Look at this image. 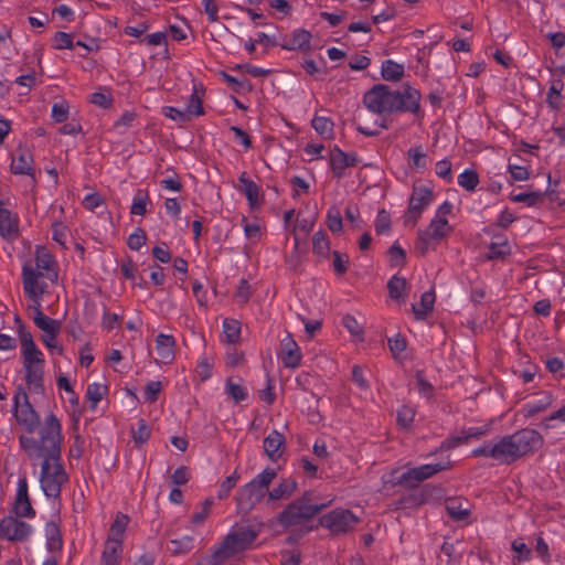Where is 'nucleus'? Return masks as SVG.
Returning <instances> with one entry per match:
<instances>
[{
  "label": "nucleus",
  "instance_id": "1",
  "mask_svg": "<svg viewBox=\"0 0 565 565\" xmlns=\"http://www.w3.org/2000/svg\"><path fill=\"white\" fill-rule=\"evenodd\" d=\"M420 93L411 85L405 84L403 92L392 90L385 84H376L363 96V105L381 117L380 128L388 129V116L408 111L414 115L420 111Z\"/></svg>",
  "mask_w": 565,
  "mask_h": 565
},
{
  "label": "nucleus",
  "instance_id": "2",
  "mask_svg": "<svg viewBox=\"0 0 565 565\" xmlns=\"http://www.w3.org/2000/svg\"><path fill=\"white\" fill-rule=\"evenodd\" d=\"M40 439L21 435L20 447L26 452L30 459L52 458L60 460L62 452V426L60 419L50 413L39 431Z\"/></svg>",
  "mask_w": 565,
  "mask_h": 565
},
{
  "label": "nucleus",
  "instance_id": "3",
  "mask_svg": "<svg viewBox=\"0 0 565 565\" xmlns=\"http://www.w3.org/2000/svg\"><path fill=\"white\" fill-rule=\"evenodd\" d=\"M328 505L329 503H312V492L306 491L300 498L286 505L278 514L277 521L285 529L300 525L312 520Z\"/></svg>",
  "mask_w": 565,
  "mask_h": 565
},
{
  "label": "nucleus",
  "instance_id": "4",
  "mask_svg": "<svg viewBox=\"0 0 565 565\" xmlns=\"http://www.w3.org/2000/svg\"><path fill=\"white\" fill-rule=\"evenodd\" d=\"M262 531V523H247L235 525L217 546V556L226 561L234 555L245 552L258 537Z\"/></svg>",
  "mask_w": 565,
  "mask_h": 565
},
{
  "label": "nucleus",
  "instance_id": "5",
  "mask_svg": "<svg viewBox=\"0 0 565 565\" xmlns=\"http://www.w3.org/2000/svg\"><path fill=\"white\" fill-rule=\"evenodd\" d=\"M508 465L518 459L534 454L544 443L542 435L532 428H522L512 435L502 437Z\"/></svg>",
  "mask_w": 565,
  "mask_h": 565
},
{
  "label": "nucleus",
  "instance_id": "6",
  "mask_svg": "<svg viewBox=\"0 0 565 565\" xmlns=\"http://www.w3.org/2000/svg\"><path fill=\"white\" fill-rule=\"evenodd\" d=\"M68 481V476L60 460L45 458L41 463L40 482L47 498L57 499L61 495L62 486Z\"/></svg>",
  "mask_w": 565,
  "mask_h": 565
},
{
  "label": "nucleus",
  "instance_id": "7",
  "mask_svg": "<svg viewBox=\"0 0 565 565\" xmlns=\"http://www.w3.org/2000/svg\"><path fill=\"white\" fill-rule=\"evenodd\" d=\"M22 355H23V367L25 370V382L30 390L35 393H42L44 391L43 386V366L44 362L42 352L38 349L36 344L32 345V349L29 347H23Z\"/></svg>",
  "mask_w": 565,
  "mask_h": 565
},
{
  "label": "nucleus",
  "instance_id": "8",
  "mask_svg": "<svg viewBox=\"0 0 565 565\" xmlns=\"http://www.w3.org/2000/svg\"><path fill=\"white\" fill-rule=\"evenodd\" d=\"M275 478L276 471L269 468L257 475L241 489L238 498L239 503H246L249 509L259 503L268 492L269 484Z\"/></svg>",
  "mask_w": 565,
  "mask_h": 565
},
{
  "label": "nucleus",
  "instance_id": "9",
  "mask_svg": "<svg viewBox=\"0 0 565 565\" xmlns=\"http://www.w3.org/2000/svg\"><path fill=\"white\" fill-rule=\"evenodd\" d=\"M13 408L15 420L24 427L26 433L32 434L40 427V416L29 402L28 394L22 386H18L13 396Z\"/></svg>",
  "mask_w": 565,
  "mask_h": 565
},
{
  "label": "nucleus",
  "instance_id": "10",
  "mask_svg": "<svg viewBox=\"0 0 565 565\" xmlns=\"http://www.w3.org/2000/svg\"><path fill=\"white\" fill-rule=\"evenodd\" d=\"M34 310L33 321L34 324L42 330L44 333L41 335V340L46 348L54 350L57 354H63V347L60 344H51L61 331V322L56 319L50 318L42 312L41 306L31 307Z\"/></svg>",
  "mask_w": 565,
  "mask_h": 565
},
{
  "label": "nucleus",
  "instance_id": "11",
  "mask_svg": "<svg viewBox=\"0 0 565 565\" xmlns=\"http://www.w3.org/2000/svg\"><path fill=\"white\" fill-rule=\"evenodd\" d=\"M359 518L350 510L337 509L319 519L321 526L327 527L332 534L348 533L358 524Z\"/></svg>",
  "mask_w": 565,
  "mask_h": 565
},
{
  "label": "nucleus",
  "instance_id": "12",
  "mask_svg": "<svg viewBox=\"0 0 565 565\" xmlns=\"http://www.w3.org/2000/svg\"><path fill=\"white\" fill-rule=\"evenodd\" d=\"M20 516L8 515L0 521V537L10 542H22L26 540L32 527L26 522L19 519Z\"/></svg>",
  "mask_w": 565,
  "mask_h": 565
},
{
  "label": "nucleus",
  "instance_id": "13",
  "mask_svg": "<svg viewBox=\"0 0 565 565\" xmlns=\"http://www.w3.org/2000/svg\"><path fill=\"white\" fill-rule=\"evenodd\" d=\"M434 199V193L431 188L424 186V185H416L413 186V193L409 198V205L407 212L412 215L406 222L413 221V224L415 225L420 217L423 211L426 206L430 204V202Z\"/></svg>",
  "mask_w": 565,
  "mask_h": 565
},
{
  "label": "nucleus",
  "instance_id": "14",
  "mask_svg": "<svg viewBox=\"0 0 565 565\" xmlns=\"http://www.w3.org/2000/svg\"><path fill=\"white\" fill-rule=\"evenodd\" d=\"M360 163V159L355 152L348 153L334 146L330 150V167L335 179L340 180L345 174V169L355 167Z\"/></svg>",
  "mask_w": 565,
  "mask_h": 565
},
{
  "label": "nucleus",
  "instance_id": "15",
  "mask_svg": "<svg viewBox=\"0 0 565 565\" xmlns=\"http://www.w3.org/2000/svg\"><path fill=\"white\" fill-rule=\"evenodd\" d=\"M42 276L41 273L36 271L31 265L25 264L22 268V281L25 295L35 302V306L40 305V298L44 292L45 284H40L38 278Z\"/></svg>",
  "mask_w": 565,
  "mask_h": 565
},
{
  "label": "nucleus",
  "instance_id": "16",
  "mask_svg": "<svg viewBox=\"0 0 565 565\" xmlns=\"http://www.w3.org/2000/svg\"><path fill=\"white\" fill-rule=\"evenodd\" d=\"M280 359L285 367L296 369L300 365L302 354L291 333L288 332L280 341Z\"/></svg>",
  "mask_w": 565,
  "mask_h": 565
},
{
  "label": "nucleus",
  "instance_id": "17",
  "mask_svg": "<svg viewBox=\"0 0 565 565\" xmlns=\"http://www.w3.org/2000/svg\"><path fill=\"white\" fill-rule=\"evenodd\" d=\"M13 512L17 516L33 518L35 511L32 508L31 500L28 493V481L23 477L18 482L17 498L13 504Z\"/></svg>",
  "mask_w": 565,
  "mask_h": 565
},
{
  "label": "nucleus",
  "instance_id": "18",
  "mask_svg": "<svg viewBox=\"0 0 565 565\" xmlns=\"http://www.w3.org/2000/svg\"><path fill=\"white\" fill-rule=\"evenodd\" d=\"M488 433V426L484 427H470L468 429H462L461 435L458 436H449L446 438L439 446L438 450H450L460 445L468 443L470 438H480L481 436Z\"/></svg>",
  "mask_w": 565,
  "mask_h": 565
},
{
  "label": "nucleus",
  "instance_id": "19",
  "mask_svg": "<svg viewBox=\"0 0 565 565\" xmlns=\"http://www.w3.org/2000/svg\"><path fill=\"white\" fill-rule=\"evenodd\" d=\"M18 156L12 158L11 161V172L13 174H24L34 177V168L32 167L33 163V156L32 153L22 148H18Z\"/></svg>",
  "mask_w": 565,
  "mask_h": 565
},
{
  "label": "nucleus",
  "instance_id": "20",
  "mask_svg": "<svg viewBox=\"0 0 565 565\" xmlns=\"http://www.w3.org/2000/svg\"><path fill=\"white\" fill-rule=\"evenodd\" d=\"M473 457L493 458L500 463L508 465L502 437L497 443H488L472 450Z\"/></svg>",
  "mask_w": 565,
  "mask_h": 565
},
{
  "label": "nucleus",
  "instance_id": "21",
  "mask_svg": "<svg viewBox=\"0 0 565 565\" xmlns=\"http://www.w3.org/2000/svg\"><path fill=\"white\" fill-rule=\"evenodd\" d=\"M285 443V436L277 430H273L267 437H265L264 450L270 460L276 461L282 456Z\"/></svg>",
  "mask_w": 565,
  "mask_h": 565
},
{
  "label": "nucleus",
  "instance_id": "22",
  "mask_svg": "<svg viewBox=\"0 0 565 565\" xmlns=\"http://www.w3.org/2000/svg\"><path fill=\"white\" fill-rule=\"evenodd\" d=\"M122 553V540L107 539L102 553L100 565H118Z\"/></svg>",
  "mask_w": 565,
  "mask_h": 565
},
{
  "label": "nucleus",
  "instance_id": "23",
  "mask_svg": "<svg viewBox=\"0 0 565 565\" xmlns=\"http://www.w3.org/2000/svg\"><path fill=\"white\" fill-rule=\"evenodd\" d=\"M18 216L11 211L0 206V235L4 238H13L19 234Z\"/></svg>",
  "mask_w": 565,
  "mask_h": 565
},
{
  "label": "nucleus",
  "instance_id": "24",
  "mask_svg": "<svg viewBox=\"0 0 565 565\" xmlns=\"http://www.w3.org/2000/svg\"><path fill=\"white\" fill-rule=\"evenodd\" d=\"M174 338L170 334L159 333L156 338V350L158 356L163 363L171 362L174 359Z\"/></svg>",
  "mask_w": 565,
  "mask_h": 565
},
{
  "label": "nucleus",
  "instance_id": "25",
  "mask_svg": "<svg viewBox=\"0 0 565 565\" xmlns=\"http://www.w3.org/2000/svg\"><path fill=\"white\" fill-rule=\"evenodd\" d=\"M312 35L309 31L300 29L296 30L292 33V36L287 41L280 44V47L288 51L301 50L308 51L310 50V40Z\"/></svg>",
  "mask_w": 565,
  "mask_h": 565
},
{
  "label": "nucleus",
  "instance_id": "26",
  "mask_svg": "<svg viewBox=\"0 0 565 565\" xmlns=\"http://www.w3.org/2000/svg\"><path fill=\"white\" fill-rule=\"evenodd\" d=\"M424 231L435 241H440L449 235L452 227L448 224V221L445 217L435 216L429 226Z\"/></svg>",
  "mask_w": 565,
  "mask_h": 565
},
{
  "label": "nucleus",
  "instance_id": "27",
  "mask_svg": "<svg viewBox=\"0 0 565 565\" xmlns=\"http://www.w3.org/2000/svg\"><path fill=\"white\" fill-rule=\"evenodd\" d=\"M46 547L50 552L62 550L63 540L58 525L54 521L45 524Z\"/></svg>",
  "mask_w": 565,
  "mask_h": 565
},
{
  "label": "nucleus",
  "instance_id": "28",
  "mask_svg": "<svg viewBox=\"0 0 565 565\" xmlns=\"http://www.w3.org/2000/svg\"><path fill=\"white\" fill-rule=\"evenodd\" d=\"M297 490V481L292 478L282 479L271 491H268L269 500L289 498Z\"/></svg>",
  "mask_w": 565,
  "mask_h": 565
},
{
  "label": "nucleus",
  "instance_id": "29",
  "mask_svg": "<svg viewBox=\"0 0 565 565\" xmlns=\"http://www.w3.org/2000/svg\"><path fill=\"white\" fill-rule=\"evenodd\" d=\"M426 480L419 467L411 468L403 472L397 479L396 484L407 489H415L422 481Z\"/></svg>",
  "mask_w": 565,
  "mask_h": 565
},
{
  "label": "nucleus",
  "instance_id": "30",
  "mask_svg": "<svg viewBox=\"0 0 565 565\" xmlns=\"http://www.w3.org/2000/svg\"><path fill=\"white\" fill-rule=\"evenodd\" d=\"M243 184L242 190L244 191L250 207L259 205V188L258 185L246 178V172H243L238 179Z\"/></svg>",
  "mask_w": 565,
  "mask_h": 565
},
{
  "label": "nucleus",
  "instance_id": "31",
  "mask_svg": "<svg viewBox=\"0 0 565 565\" xmlns=\"http://www.w3.org/2000/svg\"><path fill=\"white\" fill-rule=\"evenodd\" d=\"M382 77L388 82H397L404 76V66L392 60L382 63Z\"/></svg>",
  "mask_w": 565,
  "mask_h": 565
},
{
  "label": "nucleus",
  "instance_id": "32",
  "mask_svg": "<svg viewBox=\"0 0 565 565\" xmlns=\"http://www.w3.org/2000/svg\"><path fill=\"white\" fill-rule=\"evenodd\" d=\"M311 126L322 138L331 139L333 137L334 124L329 117L315 116Z\"/></svg>",
  "mask_w": 565,
  "mask_h": 565
},
{
  "label": "nucleus",
  "instance_id": "33",
  "mask_svg": "<svg viewBox=\"0 0 565 565\" xmlns=\"http://www.w3.org/2000/svg\"><path fill=\"white\" fill-rule=\"evenodd\" d=\"M553 397L552 394L545 393L544 397L542 399H539L534 403H529L523 406L522 413L525 418L533 417L534 415L545 411L552 405Z\"/></svg>",
  "mask_w": 565,
  "mask_h": 565
},
{
  "label": "nucleus",
  "instance_id": "34",
  "mask_svg": "<svg viewBox=\"0 0 565 565\" xmlns=\"http://www.w3.org/2000/svg\"><path fill=\"white\" fill-rule=\"evenodd\" d=\"M407 288V280L404 277L397 275L393 276L387 282L388 295L393 300L402 301L403 295Z\"/></svg>",
  "mask_w": 565,
  "mask_h": 565
},
{
  "label": "nucleus",
  "instance_id": "35",
  "mask_svg": "<svg viewBox=\"0 0 565 565\" xmlns=\"http://www.w3.org/2000/svg\"><path fill=\"white\" fill-rule=\"evenodd\" d=\"M435 302V292L433 290L426 291L420 297V309L415 305L412 306L413 312L417 320L425 319L427 312L433 311Z\"/></svg>",
  "mask_w": 565,
  "mask_h": 565
},
{
  "label": "nucleus",
  "instance_id": "36",
  "mask_svg": "<svg viewBox=\"0 0 565 565\" xmlns=\"http://www.w3.org/2000/svg\"><path fill=\"white\" fill-rule=\"evenodd\" d=\"M446 511L454 521H463L470 513L458 499L446 500Z\"/></svg>",
  "mask_w": 565,
  "mask_h": 565
},
{
  "label": "nucleus",
  "instance_id": "37",
  "mask_svg": "<svg viewBox=\"0 0 565 565\" xmlns=\"http://www.w3.org/2000/svg\"><path fill=\"white\" fill-rule=\"evenodd\" d=\"M224 334L226 342L236 344L241 339V322L235 319H225L223 321Z\"/></svg>",
  "mask_w": 565,
  "mask_h": 565
},
{
  "label": "nucleus",
  "instance_id": "38",
  "mask_svg": "<svg viewBox=\"0 0 565 565\" xmlns=\"http://www.w3.org/2000/svg\"><path fill=\"white\" fill-rule=\"evenodd\" d=\"M108 386L104 384L93 383L87 386L86 397L90 402V409H95L98 402L108 394Z\"/></svg>",
  "mask_w": 565,
  "mask_h": 565
},
{
  "label": "nucleus",
  "instance_id": "39",
  "mask_svg": "<svg viewBox=\"0 0 565 565\" xmlns=\"http://www.w3.org/2000/svg\"><path fill=\"white\" fill-rule=\"evenodd\" d=\"M312 250L315 254L327 257L330 252V242L327 234L321 230L312 236Z\"/></svg>",
  "mask_w": 565,
  "mask_h": 565
},
{
  "label": "nucleus",
  "instance_id": "40",
  "mask_svg": "<svg viewBox=\"0 0 565 565\" xmlns=\"http://www.w3.org/2000/svg\"><path fill=\"white\" fill-rule=\"evenodd\" d=\"M129 518L126 514L117 513L116 519L110 525L109 534L107 539H117L122 540L124 533L126 531V527L128 525Z\"/></svg>",
  "mask_w": 565,
  "mask_h": 565
},
{
  "label": "nucleus",
  "instance_id": "41",
  "mask_svg": "<svg viewBox=\"0 0 565 565\" xmlns=\"http://www.w3.org/2000/svg\"><path fill=\"white\" fill-rule=\"evenodd\" d=\"M546 194H551L548 191L545 192H539V191H532L527 193H519L511 196V200L513 202H523L527 206H535L539 203L543 201Z\"/></svg>",
  "mask_w": 565,
  "mask_h": 565
},
{
  "label": "nucleus",
  "instance_id": "42",
  "mask_svg": "<svg viewBox=\"0 0 565 565\" xmlns=\"http://www.w3.org/2000/svg\"><path fill=\"white\" fill-rule=\"evenodd\" d=\"M150 202V198L147 191L138 190L130 209V213L134 215H145L147 213V204Z\"/></svg>",
  "mask_w": 565,
  "mask_h": 565
},
{
  "label": "nucleus",
  "instance_id": "43",
  "mask_svg": "<svg viewBox=\"0 0 565 565\" xmlns=\"http://www.w3.org/2000/svg\"><path fill=\"white\" fill-rule=\"evenodd\" d=\"M342 324L350 332V334L360 341L364 340V330L359 321L350 313L342 318Z\"/></svg>",
  "mask_w": 565,
  "mask_h": 565
},
{
  "label": "nucleus",
  "instance_id": "44",
  "mask_svg": "<svg viewBox=\"0 0 565 565\" xmlns=\"http://www.w3.org/2000/svg\"><path fill=\"white\" fill-rule=\"evenodd\" d=\"M220 75L235 93H241L242 90L250 92L253 89V85L247 79H238L224 71L220 72Z\"/></svg>",
  "mask_w": 565,
  "mask_h": 565
},
{
  "label": "nucleus",
  "instance_id": "45",
  "mask_svg": "<svg viewBox=\"0 0 565 565\" xmlns=\"http://www.w3.org/2000/svg\"><path fill=\"white\" fill-rule=\"evenodd\" d=\"M193 548V537L183 536L182 539H174L170 541L169 550L172 554H185Z\"/></svg>",
  "mask_w": 565,
  "mask_h": 565
},
{
  "label": "nucleus",
  "instance_id": "46",
  "mask_svg": "<svg viewBox=\"0 0 565 565\" xmlns=\"http://www.w3.org/2000/svg\"><path fill=\"white\" fill-rule=\"evenodd\" d=\"M415 414V409L412 408L411 406H402V408L397 411V425L403 429H411Z\"/></svg>",
  "mask_w": 565,
  "mask_h": 565
},
{
  "label": "nucleus",
  "instance_id": "47",
  "mask_svg": "<svg viewBox=\"0 0 565 565\" xmlns=\"http://www.w3.org/2000/svg\"><path fill=\"white\" fill-rule=\"evenodd\" d=\"M458 183L467 191H473L479 183V175L475 170H465L458 175Z\"/></svg>",
  "mask_w": 565,
  "mask_h": 565
},
{
  "label": "nucleus",
  "instance_id": "48",
  "mask_svg": "<svg viewBox=\"0 0 565 565\" xmlns=\"http://www.w3.org/2000/svg\"><path fill=\"white\" fill-rule=\"evenodd\" d=\"M419 468L422 469L425 479H428L438 472L449 470L450 468H452V461L449 458H447V460L445 461L423 465Z\"/></svg>",
  "mask_w": 565,
  "mask_h": 565
},
{
  "label": "nucleus",
  "instance_id": "49",
  "mask_svg": "<svg viewBox=\"0 0 565 565\" xmlns=\"http://www.w3.org/2000/svg\"><path fill=\"white\" fill-rule=\"evenodd\" d=\"M35 264L39 269L51 270L54 259L44 247L39 246L35 252Z\"/></svg>",
  "mask_w": 565,
  "mask_h": 565
},
{
  "label": "nucleus",
  "instance_id": "50",
  "mask_svg": "<svg viewBox=\"0 0 565 565\" xmlns=\"http://www.w3.org/2000/svg\"><path fill=\"white\" fill-rule=\"evenodd\" d=\"M388 255H390V265L391 267H397V266H404L406 263V253L401 247V245L395 242L390 248H388Z\"/></svg>",
  "mask_w": 565,
  "mask_h": 565
},
{
  "label": "nucleus",
  "instance_id": "51",
  "mask_svg": "<svg viewBox=\"0 0 565 565\" xmlns=\"http://www.w3.org/2000/svg\"><path fill=\"white\" fill-rule=\"evenodd\" d=\"M184 110L189 114V120L192 116H202L204 114L202 98L198 95L195 89L190 96L188 106Z\"/></svg>",
  "mask_w": 565,
  "mask_h": 565
},
{
  "label": "nucleus",
  "instance_id": "52",
  "mask_svg": "<svg viewBox=\"0 0 565 565\" xmlns=\"http://www.w3.org/2000/svg\"><path fill=\"white\" fill-rule=\"evenodd\" d=\"M391 225L392 222L390 213L385 209L380 210L374 224L376 234H384L388 232L391 230Z\"/></svg>",
  "mask_w": 565,
  "mask_h": 565
},
{
  "label": "nucleus",
  "instance_id": "53",
  "mask_svg": "<svg viewBox=\"0 0 565 565\" xmlns=\"http://www.w3.org/2000/svg\"><path fill=\"white\" fill-rule=\"evenodd\" d=\"M147 242V234L143 228L137 227L136 231L129 235L127 245L132 250H139Z\"/></svg>",
  "mask_w": 565,
  "mask_h": 565
},
{
  "label": "nucleus",
  "instance_id": "54",
  "mask_svg": "<svg viewBox=\"0 0 565 565\" xmlns=\"http://www.w3.org/2000/svg\"><path fill=\"white\" fill-rule=\"evenodd\" d=\"M132 438L136 444H145L150 437V428L148 427L145 419L138 420V427L131 429Z\"/></svg>",
  "mask_w": 565,
  "mask_h": 565
},
{
  "label": "nucleus",
  "instance_id": "55",
  "mask_svg": "<svg viewBox=\"0 0 565 565\" xmlns=\"http://www.w3.org/2000/svg\"><path fill=\"white\" fill-rule=\"evenodd\" d=\"M327 226L333 233H339L343 228L342 217L337 209H330L327 214Z\"/></svg>",
  "mask_w": 565,
  "mask_h": 565
},
{
  "label": "nucleus",
  "instance_id": "56",
  "mask_svg": "<svg viewBox=\"0 0 565 565\" xmlns=\"http://www.w3.org/2000/svg\"><path fill=\"white\" fill-rule=\"evenodd\" d=\"M226 393L235 403L243 402L247 397V391L243 386L233 383L231 379L226 381Z\"/></svg>",
  "mask_w": 565,
  "mask_h": 565
},
{
  "label": "nucleus",
  "instance_id": "57",
  "mask_svg": "<svg viewBox=\"0 0 565 565\" xmlns=\"http://www.w3.org/2000/svg\"><path fill=\"white\" fill-rule=\"evenodd\" d=\"M388 348L393 355V358H397L402 352L406 350L407 342L406 339L401 335L399 333L396 334L394 338H388Z\"/></svg>",
  "mask_w": 565,
  "mask_h": 565
},
{
  "label": "nucleus",
  "instance_id": "58",
  "mask_svg": "<svg viewBox=\"0 0 565 565\" xmlns=\"http://www.w3.org/2000/svg\"><path fill=\"white\" fill-rule=\"evenodd\" d=\"M54 41V49L56 50H64L68 49L72 50L74 47V42L72 34L58 31L54 34L53 38Z\"/></svg>",
  "mask_w": 565,
  "mask_h": 565
},
{
  "label": "nucleus",
  "instance_id": "59",
  "mask_svg": "<svg viewBox=\"0 0 565 565\" xmlns=\"http://www.w3.org/2000/svg\"><path fill=\"white\" fill-rule=\"evenodd\" d=\"M511 548L518 554V562L530 561L532 557L531 548L521 540H514L511 544Z\"/></svg>",
  "mask_w": 565,
  "mask_h": 565
},
{
  "label": "nucleus",
  "instance_id": "60",
  "mask_svg": "<svg viewBox=\"0 0 565 565\" xmlns=\"http://www.w3.org/2000/svg\"><path fill=\"white\" fill-rule=\"evenodd\" d=\"M332 256H333V269H334L335 274L338 276L344 275L348 270L349 257L347 255H344V258H343V255L338 250H333Z\"/></svg>",
  "mask_w": 565,
  "mask_h": 565
},
{
  "label": "nucleus",
  "instance_id": "61",
  "mask_svg": "<svg viewBox=\"0 0 565 565\" xmlns=\"http://www.w3.org/2000/svg\"><path fill=\"white\" fill-rule=\"evenodd\" d=\"M214 501L212 498H207L203 501L202 503V511L201 512H196L192 515V520L191 522L194 524V525H199V524H202L206 518L209 516L210 512H211V508L213 505Z\"/></svg>",
  "mask_w": 565,
  "mask_h": 565
},
{
  "label": "nucleus",
  "instance_id": "62",
  "mask_svg": "<svg viewBox=\"0 0 565 565\" xmlns=\"http://www.w3.org/2000/svg\"><path fill=\"white\" fill-rule=\"evenodd\" d=\"M508 254H510V248L507 242L503 244L491 243L489 246L488 259L503 258Z\"/></svg>",
  "mask_w": 565,
  "mask_h": 565
},
{
  "label": "nucleus",
  "instance_id": "63",
  "mask_svg": "<svg viewBox=\"0 0 565 565\" xmlns=\"http://www.w3.org/2000/svg\"><path fill=\"white\" fill-rule=\"evenodd\" d=\"M238 480V476L234 472L233 475L226 477V479L221 483L217 497L220 500H223L228 497L231 490L236 486Z\"/></svg>",
  "mask_w": 565,
  "mask_h": 565
},
{
  "label": "nucleus",
  "instance_id": "64",
  "mask_svg": "<svg viewBox=\"0 0 565 565\" xmlns=\"http://www.w3.org/2000/svg\"><path fill=\"white\" fill-rule=\"evenodd\" d=\"M162 390V384L160 381H150L147 383L145 388V398L148 402H156L159 397V394Z\"/></svg>",
  "mask_w": 565,
  "mask_h": 565
}]
</instances>
